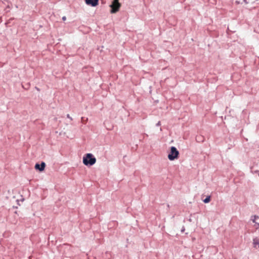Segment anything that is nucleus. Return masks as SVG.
Returning <instances> with one entry per match:
<instances>
[{"mask_svg": "<svg viewBox=\"0 0 259 259\" xmlns=\"http://www.w3.org/2000/svg\"><path fill=\"white\" fill-rule=\"evenodd\" d=\"M244 2L246 4H247V3H248V2H247V1H246V0H244Z\"/></svg>", "mask_w": 259, "mask_h": 259, "instance_id": "obj_12", "label": "nucleus"}, {"mask_svg": "<svg viewBox=\"0 0 259 259\" xmlns=\"http://www.w3.org/2000/svg\"><path fill=\"white\" fill-rule=\"evenodd\" d=\"M257 219H258V216H256V215H254L253 217V219H252V221L253 223H256V220Z\"/></svg>", "mask_w": 259, "mask_h": 259, "instance_id": "obj_8", "label": "nucleus"}, {"mask_svg": "<svg viewBox=\"0 0 259 259\" xmlns=\"http://www.w3.org/2000/svg\"><path fill=\"white\" fill-rule=\"evenodd\" d=\"M62 19H63V20H64V21L66 20V17H65V16L63 17Z\"/></svg>", "mask_w": 259, "mask_h": 259, "instance_id": "obj_10", "label": "nucleus"}, {"mask_svg": "<svg viewBox=\"0 0 259 259\" xmlns=\"http://www.w3.org/2000/svg\"><path fill=\"white\" fill-rule=\"evenodd\" d=\"M160 122L159 121L157 123V125L159 126V125H160Z\"/></svg>", "mask_w": 259, "mask_h": 259, "instance_id": "obj_11", "label": "nucleus"}, {"mask_svg": "<svg viewBox=\"0 0 259 259\" xmlns=\"http://www.w3.org/2000/svg\"><path fill=\"white\" fill-rule=\"evenodd\" d=\"M67 117L68 118H69V119H71V120H72V118L70 116V115H69V114H67Z\"/></svg>", "mask_w": 259, "mask_h": 259, "instance_id": "obj_9", "label": "nucleus"}, {"mask_svg": "<svg viewBox=\"0 0 259 259\" xmlns=\"http://www.w3.org/2000/svg\"><path fill=\"white\" fill-rule=\"evenodd\" d=\"M85 2L88 5L92 7H96L99 4V0H85Z\"/></svg>", "mask_w": 259, "mask_h": 259, "instance_id": "obj_4", "label": "nucleus"}, {"mask_svg": "<svg viewBox=\"0 0 259 259\" xmlns=\"http://www.w3.org/2000/svg\"><path fill=\"white\" fill-rule=\"evenodd\" d=\"M253 245L255 248H259V238L257 237L254 238L253 239Z\"/></svg>", "mask_w": 259, "mask_h": 259, "instance_id": "obj_6", "label": "nucleus"}, {"mask_svg": "<svg viewBox=\"0 0 259 259\" xmlns=\"http://www.w3.org/2000/svg\"><path fill=\"white\" fill-rule=\"evenodd\" d=\"M96 162V159L91 153L86 154L83 157V163L85 165H92Z\"/></svg>", "mask_w": 259, "mask_h": 259, "instance_id": "obj_1", "label": "nucleus"}, {"mask_svg": "<svg viewBox=\"0 0 259 259\" xmlns=\"http://www.w3.org/2000/svg\"><path fill=\"white\" fill-rule=\"evenodd\" d=\"M179 155V152L175 147H171L170 152L168 155V158L170 160H174L178 159Z\"/></svg>", "mask_w": 259, "mask_h": 259, "instance_id": "obj_2", "label": "nucleus"}, {"mask_svg": "<svg viewBox=\"0 0 259 259\" xmlns=\"http://www.w3.org/2000/svg\"><path fill=\"white\" fill-rule=\"evenodd\" d=\"M210 201V196H207L205 199L203 200V202L205 203L209 202Z\"/></svg>", "mask_w": 259, "mask_h": 259, "instance_id": "obj_7", "label": "nucleus"}, {"mask_svg": "<svg viewBox=\"0 0 259 259\" xmlns=\"http://www.w3.org/2000/svg\"><path fill=\"white\" fill-rule=\"evenodd\" d=\"M45 166L46 163L44 162H42L40 165L38 163H36L35 165V168L36 169H38L40 171H42L44 170Z\"/></svg>", "mask_w": 259, "mask_h": 259, "instance_id": "obj_5", "label": "nucleus"}, {"mask_svg": "<svg viewBox=\"0 0 259 259\" xmlns=\"http://www.w3.org/2000/svg\"><path fill=\"white\" fill-rule=\"evenodd\" d=\"M121 7V4L119 3V0H113L110 7L111 10V13H116L117 12Z\"/></svg>", "mask_w": 259, "mask_h": 259, "instance_id": "obj_3", "label": "nucleus"}]
</instances>
